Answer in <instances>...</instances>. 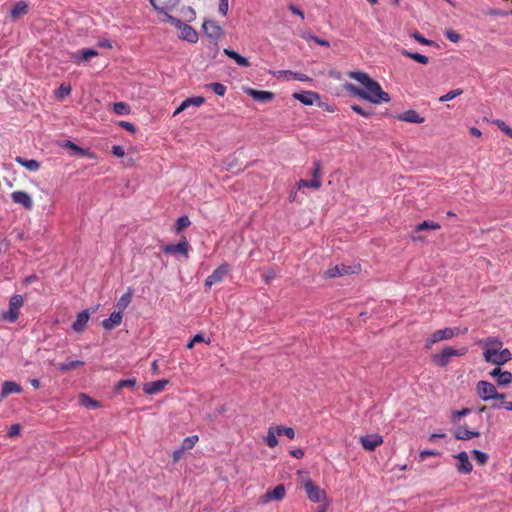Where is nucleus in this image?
<instances>
[{
	"label": "nucleus",
	"mask_w": 512,
	"mask_h": 512,
	"mask_svg": "<svg viewBox=\"0 0 512 512\" xmlns=\"http://www.w3.org/2000/svg\"><path fill=\"white\" fill-rule=\"evenodd\" d=\"M468 352L467 347H461L458 349H455L450 346H445L441 352L435 353L431 356L432 362L439 366V367H445L449 364L450 360L454 356H463Z\"/></svg>",
	"instance_id": "obj_2"
},
{
	"label": "nucleus",
	"mask_w": 512,
	"mask_h": 512,
	"mask_svg": "<svg viewBox=\"0 0 512 512\" xmlns=\"http://www.w3.org/2000/svg\"><path fill=\"white\" fill-rule=\"evenodd\" d=\"M168 20L179 28V38L186 40L190 43H195L198 40V34L195 29H193L190 25L182 23L179 19L174 18L172 16L168 17Z\"/></svg>",
	"instance_id": "obj_5"
},
{
	"label": "nucleus",
	"mask_w": 512,
	"mask_h": 512,
	"mask_svg": "<svg viewBox=\"0 0 512 512\" xmlns=\"http://www.w3.org/2000/svg\"><path fill=\"white\" fill-rule=\"evenodd\" d=\"M497 127L502 131L504 132L507 136L508 134L510 133L511 131V128L503 121V120H495L494 122Z\"/></svg>",
	"instance_id": "obj_55"
},
{
	"label": "nucleus",
	"mask_w": 512,
	"mask_h": 512,
	"mask_svg": "<svg viewBox=\"0 0 512 512\" xmlns=\"http://www.w3.org/2000/svg\"><path fill=\"white\" fill-rule=\"evenodd\" d=\"M276 277V272L274 269L270 268L263 274V280L266 284L271 283V281Z\"/></svg>",
	"instance_id": "obj_53"
},
{
	"label": "nucleus",
	"mask_w": 512,
	"mask_h": 512,
	"mask_svg": "<svg viewBox=\"0 0 512 512\" xmlns=\"http://www.w3.org/2000/svg\"><path fill=\"white\" fill-rule=\"evenodd\" d=\"M71 86L61 84L58 90L55 92V96L58 100H63L66 96L70 95Z\"/></svg>",
	"instance_id": "obj_43"
},
{
	"label": "nucleus",
	"mask_w": 512,
	"mask_h": 512,
	"mask_svg": "<svg viewBox=\"0 0 512 512\" xmlns=\"http://www.w3.org/2000/svg\"><path fill=\"white\" fill-rule=\"evenodd\" d=\"M277 429L279 431V435L280 436L285 435L289 439H294L295 431H294L293 428L285 427V426H282V425H277Z\"/></svg>",
	"instance_id": "obj_46"
},
{
	"label": "nucleus",
	"mask_w": 512,
	"mask_h": 512,
	"mask_svg": "<svg viewBox=\"0 0 512 512\" xmlns=\"http://www.w3.org/2000/svg\"><path fill=\"white\" fill-rule=\"evenodd\" d=\"M112 153L116 157H123L125 155V151L120 145H114L112 147Z\"/></svg>",
	"instance_id": "obj_62"
},
{
	"label": "nucleus",
	"mask_w": 512,
	"mask_h": 512,
	"mask_svg": "<svg viewBox=\"0 0 512 512\" xmlns=\"http://www.w3.org/2000/svg\"><path fill=\"white\" fill-rule=\"evenodd\" d=\"M454 335H455V330L452 328H444V329L437 330L434 333H432L430 335V337L426 340L425 347L427 349H430L433 344H435L439 341H442V340L451 339Z\"/></svg>",
	"instance_id": "obj_11"
},
{
	"label": "nucleus",
	"mask_w": 512,
	"mask_h": 512,
	"mask_svg": "<svg viewBox=\"0 0 512 512\" xmlns=\"http://www.w3.org/2000/svg\"><path fill=\"white\" fill-rule=\"evenodd\" d=\"M11 198L14 203L22 205L27 210H31L33 208V200L25 191H14L11 194Z\"/></svg>",
	"instance_id": "obj_15"
},
{
	"label": "nucleus",
	"mask_w": 512,
	"mask_h": 512,
	"mask_svg": "<svg viewBox=\"0 0 512 512\" xmlns=\"http://www.w3.org/2000/svg\"><path fill=\"white\" fill-rule=\"evenodd\" d=\"M347 76L359 82L363 88H359L351 83H346L344 88L351 95L367 100L372 104H381L390 102V95L383 91L380 84L372 79L367 73L362 71H350Z\"/></svg>",
	"instance_id": "obj_1"
},
{
	"label": "nucleus",
	"mask_w": 512,
	"mask_h": 512,
	"mask_svg": "<svg viewBox=\"0 0 512 512\" xmlns=\"http://www.w3.org/2000/svg\"><path fill=\"white\" fill-rule=\"evenodd\" d=\"M190 225V220L187 216H182L178 218L176 222V232H181L185 228H187Z\"/></svg>",
	"instance_id": "obj_47"
},
{
	"label": "nucleus",
	"mask_w": 512,
	"mask_h": 512,
	"mask_svg": "<svg viewBox=\"0 0 512 512\" xmlns=\"http://www.w3.org/2000/svg\"><path fill=\"white\" fill-rule=\"evenodd\" d=\"M396 118L400 121L416 123V124H421L425 120L415 110H407V111L397 115Z\"/></svg>",
	"instance_id": "obj_21"
},
{
	"label": "nucleus",
	"mask_w": 512,
	"mask_h": 512,
	"mask_svg": "<svg viewBox=\"0 0 512 512\" xmlns=\"http://www.w3.org/2000/svg\"><path fill=\"white\" fill-rule=\"evenodd\" d=\"M438 454L439 453L434 450H424L420 452L419 457L421 461H424L427 457L437 456Z\"/></svg>",
	"instance_id": "obj_60"
},
{
	"label": "nucleus",
	"mask_w": 512,
	"mask_h": 512,
	"mask_svg": "<svg viewBox=\"0 0 512 512\" xmlns=\"http://www.w3.org/2000/svg\"><path fill=\"white\" fill-rule=\"evenodd\" d=\"M496 383L498 386H507L512 383V373L510 371L504 370L501 375L496 379Z\"/></svg>",
	"instance_id": "obj_39"
},
{
	"label": "nucleus",
	"mask_w": 512,
	"mask_h": 512,
	"mask_svg": "<svg viewBox=\"0 0 512 512\" xmlns=\"http://www.w3.org/2000/svg\"><path fill=\"white\" fill-rule=\"evenodd\" d=\"M469 413H471L470 408H463L459 411H453L452 418L454 421H456V420L460 419L461 417L468 415Z\"/></svg>",
	"instance_id": "obj_51"
},
{
	"label": "nucleus",
	"mask_w": 512,
	"mask_h": 512,
	"mask_svg": "<svg viewBox=\"0 0 512 512\" xmlns=\"http://www.w3.org/2000/svg\"><path fill=\"white\" fill-rule=\"evenodd\" d=\"M22 388L14 381H5L2 385L1 397L5 398L12 393H21Z\"/></svg>",
	"instance_id": "obj_27"
},
{
	"label": "nucleus",
	"mask_w": 512,
	"mask_h": 512,
	"mask_svg": "<svg viewBox=\"0 0 512 512\" xmlns=\"http://www.w3.org/2000/svg\"><path fill=\"white\" fill-rule=\"evenodd\" d=\"M63 147L65 148H68V149H71L72 151H74L75 153H78V154H81V155H84L86 154L85 150L82 149L81 147L77 146L76 144H74L73 142H71L70 140H66L63 144Z\"/></svg>",
	"instance_id": "obj_49"
},
{
	"label": "nucleus",
	"mask_w": 512,
	"mask_h": 512,
	"mask_svg": "<svg viewBox=\"0 0 512 512\" xmlns=\"http://www.w3.org/2000/svg\"><path fill=\"white\" fill-rule=\"evenodd\" d=\"M24 304L21 295H14L9 301V310L4 314V320H16L19 317V310Z\"/></svg>",
	"instance_id": "obj_8"
},
{
	"label": "nucleus",
	"mask_w": 512,
	"mask_h": 512,
	"mask_svg": "<svg viewBox=\"0 0 512 512\" xmlns=\"http://www.w3.org/2000/svg\"><path fill=\"white\" fill-rule=\"evenodd\" d=\"M463 93V91L461 89H454V90H451L449 91L448 93H446L445 95H442L440 98H439V101L440 102H446V101H450L454 98H456L457 96L461 95Z\"/></svg>",
	"instance_id": "obj_45"
},
{
	"label": "nucleus",
	"mask_w": 512,
	"mask_h": 512,
	"mask_svg": "<svg viewBox=\"0 0 512 512\" xmlns=\"http://www.w3.org/2000/svg\"><path fill=\"white\" fill-rule=\"evenodd\" d=\"M476 392L478 397L483 401L505 399V394L499 393L492 383L484 380H481L476 384Z\"/></svg>",
	"instance_id": "obj_3"
},
{
	"label": "nucleus",
	"mask_w": 512,
	"mask_h": 512,
	"mask_svg": "<svg viewBox=\"0 0 512 512\" xmlns=\"http://www.w3.org/2000/svg\"><path fill=\"white\" fill-rule=\"evenodd\" d=\"M445 36L449 41L453 43H457L460 40V35L451 29L445 31Z\"/></svg>",
	"instance_id": "obj_50"
},
{
	"label": "nucleus",
	"mask_w": 512,
	"mask_h": 512,
	"mask_svg": "<svg viewBox=\"0 0 512 512\" xmlns=\"http://www.w3.org/2000/svg\"><path fill=\"white\" fill-rule=\"evenodd\" d=\"M136 379L135 378H131V379H122L120 381L117 382L115 388L117 390L119 389H122V388H130V389H134L136 387Z\"/></svg>",
	"instance_id": "obj_41"
},
{
	"label": "nucleus",
	"mask_w": 512,
	"mask_h": 512,
	"mask_svg": "<svg viewBox=\"0 0 512 512\" xmlns=\"http://www.w3.org/2000/svg\"><path fill=\"white\" fill-rule=\"evenodd\" d=\"M401 54L405 57H408L420 64H423V65H426L429 63V59L427 56L425 55H422L420 53H417V52H411V51H408L406 49H402L401 51Z\"/></svg>",
	"instance_id": "obj_31"
},
{
	"label": "nucleus",
	"mask_w": 512,
	"mask_h": 512,
	"mask_svg": "<svg viewBox=\"0 0 512 512\" xmlns=\"http://www.w3.org/2000/svg\"><path fill=\"white\" fill-rule=\"evenodd\" d=\"M84 362L80 360H71L64 363L59 364L58 369L62 372L74 370L80 366H83Z\"/></svg>",
	"instance_id": "obj_35"
},
{
	"label": "nucleus",
	"mask_w": 512,
	"mask_h": 512,
	"mask_svg": "<svg viewBox=\"0 0 512 512\" xmlns=\"http://www.w3.org/2000/svg\"><path fill=\"white\" fill-rule=\"evenodd\" d=\"M247 94L257 101H271L274 99V93L270 91L248 89Z\"/></svg>",
	"instance_id": "obj_26"
},
{
	"label": "nucleus",
	"mask_w": 512,
	"mask_h": 512,
	"mask_svg": "<svg viewBox=\"0 0 512 512\" xmlns=\"http://www.w3.org/2000/svg\"><path fill=\"white\" fill-rule=\"evenodd\" d=\"M133 292L131 288H128L127 292L124 293L116 304L118 310L124 311L127 306L131 303Z\"/></svg>",
	"instance_id": "obj_33"
},
{
	"label": "nucleus",
	"mask_w": 512,
	"mask_h": 512,
	"mask_svg": "<svg viewBox=\"0 0 512 512\" xmlns=\"http://www.w3.org/2000/svg\"><path fill=\"white\" fill-rule=\"evenodd\" d=\"M383 442V437L379 434H369L360 437V443L367 451H374L378 446L382 445Z\"/></svg>",
	"instance_id": "obj_13"
},
{
	"label": "nucleus",
	"mask_w": 512,
	"mask_h": 512,
	"mask_svg": "<svg viewBox=\"0 0 512 512\" xmlns=\"http://www.w3.org/2000/svg\"><path fill=\"white\" fill-rule=\"evenodd\" d=\"M277 436H280L277 426L270 427L265 438V442L270 448H274L278 445Z\"/></svg>",
	"instance_id": "obj_30"
},
{
	"label": "nucleus",
	"mask_w": 512,
	"mask_h": 512,
	"mask_svg": "<svg viewBox=\"0 0 512 512\" xmlns=\"http://www.w3.org/2000/svg\"><path fill=\"white\" fill-rule=\"evenodd\" d=\"M481 347L483 348V352L492 351V350H501L503 349V343L501 340L495 337H488L480 342Z\"/></svg>",
	"instance_id": "obj_24"
},
{
	"label": "nucleus",
	"mask_w": 512,
	"mask_h": 512,
	"mask_svg": "<svg viewBox=\"0 0 512 512\" xmlns=\"http://www.w3.org/2000/svg\"><path fill=\"white\" fill-rule=\"evenodd\" d=\"M189 243L186 239V237H182L181 241L177 244H166L162 247V251L165 254H172L175 256L182 255L185 258L188 257L189 252Z\"/></svg>",
	"instance_id": "obj_7"
},
{
	"label": "nucleus",
	"mask_w": 512,
	"mask_h": 512,
	"mask_svg": "<svg viewBox=\"0 0 512 512\" xmlns=\"http://www.w3.org/2000/svg\"><path fill=\"white\" fill-rule=\"evenodd\" d=\"M79 404L83 407L91 408V409H96L101 406L98 401L92 399L85 393H81L79 395Z\"/></svg>",
	"instance_id": "obj_32"
},
{
	"label": "nucleus",
	"mask_w": 512,
	"mask_h": 512,
	"mask_svg": "<svg viewBox=\"0 0 512 512\" xmlns=\"http://www.w3.org/2000/svg\"><path fill=\"white\" fill-rule=\"evenodd\" d=\"M303 488L310 501L318 503L325 499V491L317 486L310 478L303 481Z\"/></svg>",
	"instance_id": "obj_6"
},
{
	"label": "nucleus",
	"mask_w": 512,
	"mask_h": 512,
	"mask_svg": "<svg viewBox=\"0 0 512 512\" xmlns=\"http://www.w3.org/2000/svg\"><path fill=\"white\" fill-rule=\"evenodd\" d=\"M206 88L213 91L216 95L223 97L226 93V86L219 82H213L206 85Z\"/></svg>",
	"instance_id": "obj_38"
},
{
	"label": "nucleus",
	"mask_w": 512,
	"mask_h": 512,
	"mask_svg": "<svg viewBox=\"0 0 512 512\" xmlns=\"http://www.w3.org/2000/svg\"><path fill=\"white\" fill-rule=\"evenodd\" d=\"M273 76H275L277 78L284 77L286 79L293 78V79H296V80L302 81V82H307V81L311 80V78L309 76H307L306 74L299 73V72H293L290 70H280V71L274 72Z\"/></svg>",
	"instance_id": "obj_20"
},
{
	"label": "nucleus",
	"mask_w": 512,
	"mask_h": 512,
	"mask_svg": "<svg viewBox=\"0 0 512 512\" xmlns=\"http://www.w3.org/2000/svg\"><path fill=\"white\" fill-rule=\"evenodd\" d=\"M16 162L19 163L21 166L25 167L29 171H37L40 168V163L34 159H25L22 157H17Z\"/></svg>",
	"instance_id": "obj_34"
},
{
	"label": "nucleus",
	"mask_w": 512,
	"mask_h": 512,
	"mask_svg": "<svg viewBox=\"0 0 512 512\" xmlns=\"http://www.w3.org/2000/svg\"><path fill=\"white\" fill-rule=\"evenodd\" d=\"M202 27L205 34L211 39L218 40L223 35V29L215 21H205Z\"/></svg>",
	"instance_id": "obj_14"
},
{
	"label": "nucleus",
	"mask_w": 512,
	"mask_h": 512,
	"mask_svg": "<svg viewBox=\"0 0 512 512\" xmlns=\"http://www.w3.org/2000/svg\"><path fill=\"white\" fill-rule=\"evenodd\" d=\"M355 271L356 270L353 267H351V266L336 265L335 267L328 269L325 272V275L328 278H334V277H337V276H343V275L352 274V273H355Z\"/></svg>",
	"instance_id": "obj_18"
},
{
	"label": "nucleus",
	"mask_w": 512,
	"mask_h": 512,
	"mask_svg": "<svg viewBox=\"0 0 512 512\" xmlns=\"http://www.w3.org/2000/svg\"><path fill=\"white\" fill-rule=\"evenodd\" d=\"M223 52L226 56L233 59L239 66H241V67H249L250 66V62L248 61V59L241 56L236 51L231 50V49H224Z\"/></svg>",
	"instance_id": "obj_29"
},
{
	"label": "nucleus",
	"mask_w": 512,
	"mask_h": 512,
	"mask_svg": "<svg viewBox=\"0 0 512 512\" xmlns=\"http://www.w3.org/2000/svg\"><path fill=\"white\" fill-rule=\"evenodd\" d=\"M119 126L131 133H134L136 131L134 124L128 121H120Z\"/></svg>",
	"instance_id": "obj_59"
},
{
	"label": "nucleus",
	"mask_w": 512,
	"mask_h": 512,
	"mask_svg": "<svg viewBox=\"0 0 512 512\" xmlns=\"http://www.w3.org/2000/svg\"><path fill=\"white\" fill-rule=\"evenodd\" d=\"M98 56V51L94 49H83L72 55L71 59L75 64H80L82 61H89L91 58Z\"/></svg>",
	"instance_id": "obj_22"
},
{
	"label": "nucleus",
	"mask_w": 512,
	"mask_h": 512,
	"mask_svg": "<svg viewBox=\"0 0 512 512\" xmlns=\"http://www.w3.org/2000/svg\"><path fill=\"white\" fill-rule=\"evenodd\" d=\"M113 111L117 115H127L130 112L129 106L124 102H117L113 105Z\"/></svg>",
	"instance_id": "obj_42"
},
{
	"label": "nucleus",
	"mask_w": 512,
	"mask_h": 512,
	"mask_svg": "<svg viewBox=\"0 0 512 512\" xmlns=\"http://www.w3.org/2000/svg\"><path fill=\"white\" fill-rule=\"evenodd\" d=\"M440 228H441V226L437 222L423 221V222L419 223L415 227V229L412 231L411 236H410L411 240L413 242H423L425 240V237L420 235L419 232L424 231V230H428V229L438 230Z\"/></svg>",
	"instance_id": "obj_9"
},
{
	"label": "nucleus",
	"mask_w": 512,
	"mask_h": 512,
	"mask_svg": "<svg viewBox=\"0 0 512 512\" xmlns=\"http://www.w3.org/2000/svg\"><path fill=\"white\" fill-rule=\"evenodd\" d=\"M483 357L486 362L496 366H501L512 359L511 352L507 348L483 352Z\"/></svg>",
	"instance_id": "obj_4"
},
{
	"label": "nucleus",
	"mask_w": 512,
	"mask_h": 512,
	"mask_svg": "<svg viewBox=\"0 0 512 512\" xmlns=\"http://www.w3.org/2000/svg\"><path fill=\"white\" fill-rule=\"evenodd\" d=\"M150 2L156 10L166 12L176 7L179 0H150Z\"/></svg>",
	"instance_id": "obj_25"
},
{
	"label": "nucleus",
	"mask_w": 512,
	"mask_h": 512,
	"mask_svg": "<svg viewBox=\"0 0 512 512\" xmlns=\"http://www.w3.org/2000/svg\"><path fill=\"white\" fill-rule=\"evenodd\" d=\"M198 440H199V437L197 435L186 437L182 441V444H181L182 450L186 451V450L192 449L195 446V444L198 442Z\"/></svg>",
	"instance_id": "obj_40"
},
{
	"label": "nucleus",
	"mask_w": 512,
	"mask_h": 512,
	"mask_svg": "<svg viewBox=\"0 0 512 512\" xmlns=\"http://www.w3.org/2000/svg\"><path fill=\"white\" fill-rule=\"evenodd\" d=\"M168 384V380L161 379L144 384L143 390L148 395H154L163 391Z\"/></svg>",
	"instance_id": "obj_17"
},
{
	"label": "nucleus",
	"mask_w": 512,
	"mask_h": 512,
	"mask_svg": "<svg viewBox=\"0 0 512 512\" xmlns=\"http://www.w3.org/2000/svg\"><path fill=\"white\" fill-rule=\"evenodd\" d=\"M472 455L479 465H485L488 461V455L482 451L473 450Z\"/></svg>",
	"instance_id": "obj_44"
},
{
	"label": "nucleus",
	"mask_w": 512,
	"mask_h": 512,
	"mask_svg": "<svg viewBox=\"0 0 512 512\" xmlns=\"http://www.w3.org/2000/svg\"><path fill=\"white\" fill-rule=\"evenodd\" d=\"M308 39L316 42L318 45L329 47V42L325 39H321L317 36H310Z\"/></svg>",
	"instance_id": "obj_63"
},
{
	"label": "nucleus",
	"mask_w": 512,
	"mask_h": 512,
	"mask_svg": "<svg viewBox=\"0 0 512 512\" xmlns=\"http://www.w3.org/2000/svg\"><path fill=\"white\" fill-rule=\"evenodd\" d=\"M321 185H322V183H321L320 179H311V180L301 179L298 182L299 189L304 188V187L319 189L321 187Z\"/></svg>",
	"instance_id": "obj_37"
},
{
	"label": "nucleus",
	"mask_w": 512,
	"mask_h": 512,
	"mask_svg": "<svg viewBox=\"0 0 512 512\" xmlns=\"http://www.w3.org/2000/svg\"><path fill=\"white\" fill-rule=\"evenodd\" d=\"M205 102L202 96L190 97L182 102V107L189 108L190 106L200 107Z\"/></svg>",
	"instance_id": "obj_36"
},
{
	"label": "nucleus",
	"mask_w": 512,
	"mask_h": 512,
	"mask_svg": "<svg viewBox=\"0 0 512 512\" xmlns=\"http://www.w3.org/2000/svg\"><path fill=\"white\" fill-rule=\"evenodd\" d=\"M351 109L356 112L357 114L363 116V117H370L372 115L371 112L364 110L362 107H360L357 104L351 105Z\"/></svg>",
	"instance_id": "obj_54"
},
{
	"label": "nucleus",
	"mask_w": 512,
	"mask_h": 512,
	"mask_svg": "<svg viewBox=\"0 0 512 512\" xmlns=\"http://www.w3.org/2000/svg\"><path fill=\"white\" fill-rule=\"evenodd\" d=\"M229 10L228 0H219V12L222 16H226Z\"/></svg>",
	"instance_id": "obj_56"
},
{
	"label": "nucleus",
	"mask_w": 512,
	"mask_h": 512,
	"mask_svg": "<svg viewBox=\"0 0 512 512\" xmlns=\"http://www.w3.org/2000/svg\"><path fill=\"white\" fill-rule=\"evenodd\" d=\"M29 6L25 1H18L10 12L11 20L15 21L28 13Z\"/></svg>",
	"instance_id": "obj_23"
},
{
	"label": "nucleus",
	"mask_w": 512,
	"mask_h": 512,
	"mask_svg": "<svg viewBox=\"0 0 512 512\" xmlns=\"http://www.w3.org/2000/svg\"><path fill=\"white\" fill-rule=\"evenodd\" d=\"M321 171V163L319 161H315L312 170V179H320Z\"/></svg>",
	"instance_id": "obj_52"
},
{
	"label": "nucleus",
	"mask_w": 512,
	"mask_h": 512,
	"mask_svg": "<svg viewBox=\"0 0 512 512\" xmlns=\"http://www.w3.org/2000/svg\"><path fill=\"white\" fill-rule=\"evenodd\" d=\"M294 99L304 105H313L319 99V95L313 91L297 92L293 94Z\"/></svg>",
	"instance_id": "obj_19"
},
{
	"label": "nucleus",
	"mask_w": 512,
	"mask_h": 512,
	"mask_svg": "<svg viewBox=\"0 0 512 512\" xmlns=\"http://www.w3.org/2000/svg\"><path fill=\"white\" fill-rule=\"evenodd\" d=\"M412 37L419 43L421 44H424V45H431L432 44V41L424 38L419 32H414L412 34Z\"/></svg>",
	"instance_id": "obj_57"
},
{
	"label": "nucleus",
	"mask_w": 512,
	"mask_h": 512,
	"mask_svg": "<svg viewBox=\"0 0 512 512\" xmlns=\"http://www.w3.org/2000/svg\"><path fill=\"white\" fill-rule=\"evenodd\" d=\"M209 343L210 342V339H205L204 336L202 334H196L187 344V348L188 349H191L194 347V345L196 343Z\"/></svg>",
	"instance_id": "obj_48"
},
{
	"label": "nucleus",
	"mask_w": 512,
	"mask_h": 512,
	"mask_svg": "<svg viewBox=\"0 0 512 512\" xmlns=\"http://www.w3.org/2000/svg\"><path fill=\"white\" fill-rule=\"evenodd\" d=\"M87 322H73L72 329L76 333H81L86 329Z\"/></svg>",
	"instance_id": "obj_61"
},
{
	"label": "nucleus",
	"mask_w": 512,
	"mask_h": 512,
	"mask_svg": "<svg viewBox=\"0 0 512 512\" xmlns=\"http://www.w3.org/2000/svg\"><path fill=\"white\" fill-rule=\"evenodd\" d=\"M229 271L230 266L227 263L221 264L206 278L205 285L211 287L214 284L220 283Z\"/></svg>",
	"instance_id": "obj_10"
},
{
	"label": "nucleus",
	"mask_w": 512,
	"mask_h": 512,
	"mask_svg": "<svg viewBox=\"0 0 512 512\" xmlns=\"http://www.w3.org/2000/svg\"><path fill=\"white\" fill-rule=\"evenodd\" d=\"M479 435L480 433L478 431H472L464 427H459L454 433L455 438L459 440H470Z\"/></svg>",
	"instance_id": "obj_28"
},
{
	"label": "nucleus",
	"mask_w": 512,
	"mask_h": 512,
	"mask_svg": "<svg viewBox=\"0 0 512 512\" xmlns=\"http://www.w3.org/2000/svg\"><path fill=\"white\" fill-rule=\"evenodd\" d=\"M19 433H20V425L13 424L10 426L7 435H8V437L12 438V437L19 435Z\"/></svg>",
	"instance_id": "obj_58"
},
{
	"label": "nucleus",
	"mask_w": 512,
	"mask_h": 512,
	"mask_svg": "<svg viewBox=\"0 0 512 512\" xmlns=\"http://www.w3.org/2000/svg\"><path fill=\"white\" fill-rule=\"evenodd\" d=\"M286 489L283 484L277 485L274 489L268 490L262 497L260 502L266 504L271 501H280L285 497Z\"/></svg>",
	"instance_id": "obj_12"
},
{
	"label": "nucleus",
	"mask_w": 512,
	"mask_h": 512,
	"mask_svg": "<svg viewBox=\"0 0 512 512\" xmlns=\"http://www.w3.org/2000/svg\"><path fill=\"white\" fill-rule=\"evenodd\" d=\"M503 371L500 366H496L489 372V375L496 380Z\"/></svg>",
	"instance_id": "obj_64"
},
{
	"label": "nucleus",
	"mask_w": 512,
	"mask_h": 512,
	"mask_svg": "<svg viewBox=\"0 0 512 512\" xmlns=\"http://www.w3.org/2000/svg\"><path fill=\"white\" fill-rule=\"evenodd\" d=\"M455 458L458 460L457 471L462 474L471 473L473 466L469 461L468 454L466 452L458 453Z\"/></svg>",
	"instance_id": "obj_16"
}]
</instances>
